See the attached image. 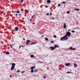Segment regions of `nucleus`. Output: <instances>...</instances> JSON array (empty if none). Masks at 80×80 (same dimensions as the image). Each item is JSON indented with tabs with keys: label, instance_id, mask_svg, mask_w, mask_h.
<instances>
[{
	"label": "nucleus",
	"instance_id": "obj_50",
	"mask_svg": "<svg viewBox=\"0 0 80 80\" xmlns=\"http://www.w3.org/2000/svg\"><path fill=\"white\" fill-rule=\"evenodd\" d=\"M23 40H25V38H23Z\"/></svg>",
	"mask_w": 80,
	"mask_h": 80
},
{
	"label": "nucleus",
	"instance_id": "obj_56",
	"mask_svg": "<svg viewBox=\"0 0 80 80\" xmlns=\"http://www.w3.org/2000/svg\"><path fill=\"white\" fill-rule=\"evenodd\" d=\"M15 71H16V70L15 69Z\"/></svg>",
	"mask_w": 80,
	"mask_h": 80
},
{
	"label": "nucleus",
	"instance_id": "obj_44",
	"mask_svg": "<svg viewBox=\"0 0 80 80\" xmlns=\"http://www.w3.org/2000/svg\"><path fill=\"white\" fill-rule=\"evenodd\" d=\"M50 15H52V13H50Z\"/></svg>",
	"mask_w": 80,
	"mask_h": 80
},
{
	"label": "nucleus",
	"instance_id": "obj_39",
	"mask_svg": "<svg viewBox=\"0 0 80 80\" xmlns=\"http://www.w3.org/2000/svg\"><path fill=\"white\" fill-rule=\"evenodd\" d=\"M70 72H67V73H70Z\"/></svg>",
	"mask_w": 80,
	"mask_h": 80
},
{
	"label": "nucleus",
	"instance_id": "obj_49",
	"mask_svg": "<svg viewBox=\"0 0 80 80\" xmlns=\"http://www.w3.org/2000/svg\"><path fill=\"white\" fill-rule=\"evenodd\" d=\"M32 24H33V25H34V24H35V23L33 22V23H32Z\"/></svg>",
	"mask_w": 80,
	"mask_h": 80
},
{
	"label": "nucleus",
	"instance_id": "obj_35",
	"mask_svg": "<svg viewBox=\"0 0 80 80\" xmlns=\"http://www.w3.org/2000/svg\"><path fill=\"white\" fill-rule=\"evenodd\" d=\"M51 43H54V41H51Z\"/></svg>",
	"mask_w": 80,
	"mask_h": 80
},
{
	"label": "nucleus",
	"instance_id": "obj_54",
	"mask_svg": "<svg viewBox=\"0 0 80 80\" xmlns=\"http://www.w3.org/2000/svg\"><path fill=\"white\" fill-rule=\"evenodd\" d=\"M11 2H13V0H11Z\"/></svg>",
	"mask_w": 80,
	"mask_h": 80
},
{
	"label": "nucleus",
	"instance_id": "obj_37",
	"mask_svg": "<svg viewBox=\"0 0 80 80\" xmlns=\"http://www.w3.org/2000/svg\"><path fill=\"white\" fill-rule=\"evenodd\" d=\"M43 78H47V77H46L45 76H43Z\"/></svg>",
	"mask_w": 80,
	"mask_h": 80
},
{
	"label": "nucleus",
	"instance_id": "obj_32",
	"mask_svg": "<svg viewBox=\"0 0 80 80\" xmlns=\"http://www.w3.org/2000/svg\"><path fill=\"white\" fill-rule=\"evenodd\" d=\"M23 8H22V9H21V11H23Z\"/></svg>",
	"mask_w": 80,
	"mask_h": 80
},
{
	"label": "nucleus",
	"instance_id": "obj_40",
	"mask_svg": "<svg viewBox=\"0 0 80 80\" xmlns=\"http://www.w3.org/2000/svg\"><path fill=\"white\" fill-rule=\"evenodd\" d=\"M33 17H34V15L32 16V18H33Z\"/></svg>",
	"mask_w": 80,
	"mask_h": 80
},
{
	"label": "nucleus",
	"instance_id": "obj_33",
	"mask_svg": "<svg viewBox=\"0 0 80 80\" xmlns=\"http://www.w3.org/2000/svg\"><path fill=\"white\" fill-rule=\"evenodd\" d=\"M45 7H46V8H48V6H47V5L46 6H45Z\"/></svg>",
	"mask_w": 80,
	"mask_h": 80
},
{
	"label": "nucleus",
	"instance_id": "obj_6",
	"mask_svg": "<svg viewBox=\"0 0 80 80\" xmlns=\"http://www.w3.org/2000/svg\"><path fill=\"white\" fill-rule=\"evenodd\" d=\"M30 40H28L27 41V42H26V45H28V44H29V43H30Z\"/></svg>",
	"mask_w": 80,
	"mask_h": 80
},
{
	"label": "nucleus",
	"instance_id": "obj_17",
	"mask_svg": "<svg viewBox=\"0 0 80 80\" xmlns=\"http://www.w3.org/2000/svg\"><path fill=\"white\" fill-rule=\"evenodd\" d=\"M45 40L46 41H48V39L47 38H45Z\"/></svg>",
	"mask_w": 80,
	"mask_h": 80
},
{
	"label": "nucleus",
	"instance_id": "obj_15",
	"mask_svg": "<svg viewBox=\"0 0 80 80\" xmlns=\"http://www.w3.org/2000/svg\"><path fill=\"white\" fill-rule=\"evenodd\" d=\"M30 57H31V58H34V55H30Z\"/></svg>",
	"mask_w": 80,
	"mask_h": 80
},
{
	"label": "nucleus",
	"instance_id": "obj_42",
	"mask_svg": "<svg viewBox=\"0 0 80 80\" xmlns=\"http://www.w3.org/2000/svg\"><path fill=\"white\" fill-rule=\"evenodd\" d=\"M52 19L53 20H54V19H55V18H52Z\"/></svg>",
	"mask_w": 80,
	"mask_h": 80
},
{
	"label": "nucleus",
	"instance_id": "obj_47",
	"mask_svg": "<svg viewBox=\"0 0 80 80\" xmlns=\"http://www.w3.org/2000/svg\"><path fill=\"white\" fill-rule=\"evenodd\" d=\"M50 19H51V20H52V18H50Z\"/></svg>",
	"mask_w": 80,
	"mask_h": 80
},
{
	"label": "nucleus",
	"instance_id": "obj_28",
	"mask_svg": "<svg viewBox=\"0 0 80 80\" xmlns=\"http://www.w3.org/2000/svg\"><path fill=\"white\" fill-rule=\"evenodd\" d=\"M38 72V71L36 69H35V70H34V72Z\"/></svg>",
	"mask_w": 80,
	"mask_h": 80
},
{
	"label": "nucleus",
	"instance_id": "obj_26",
	"mask_svg": "<svg viewBox=\"0 0 80 80\" xmlns=\"http://www.w3.org/2000/svg\"><path fill=\"white\" fill-rule=\"evenodd\" d=\"M60 5H61V4H58V7H59Z\"/></svg>",
	"mask_w": 80,
	"mask_h": 80
},
{
	"label": "nucleus",
	"instance_id": "obj_38",
	"mask_svg": "<svg viewBox=\"0 0 80 80\" xmlns=\"http://www.w3.org/2000/svg\"><path fill=\"white\" fill-rule=\"evenodd\" d=\"M39 63H43L42 62H41V61H39Z\"/></svg>",
	"mask_w": 80,
	"mask_h": 80
},
{
	"label": "nucleus",
	"instance_id": "obj_31",
	"mask_svg": "<svg viewBox=\"0 0 80 80\" xmlns=\"http://www.w3.org/2000/svg\"><path fill=\"white\" fill-rule=\"evenodd\" d=\"M23 2V0H21V3H22Z\"/></svg>",
	"mask_w": 80,
	"mask_h": 80
},
{
	"label": "nucleus",
	"instance_id": "obj_11",
	"mask_svg": "<svg viewBox=\"0 0 80 80\" xmlns=\"http://www.w3.org/2000/svg\"><path fill=\"white\" fill-rule=\"evenodd\" d=\"M47 3H51V1H50V0H48L47 1Z\"/></svg>",
	"mask_w": 80,
	"mask_h": 80
},
{
	"label": "nucleus",
	"instance_id": "obj_53",
	"mask_svg": "<svg viewBox=\"0 0 80 80\" xmlns=\"http://www.w3.org/2000/svg\"><path fill=\"white\" fill-rule=\"evenodd\" d=\"M27 12L28 13V11H27Z\"/></svg>",
	"mask_w": 80,
	"mask_h": 80
},
{
	"label": "nucleus",
	"instance_id": "obj_10",
	"mask_svg": "<svg viewBox=\"0 0 80 80\" xmlns=\"http://www.w3.org/2000/svg\"><path fill=\"white\" fill-rule=\"evenodd\" d=\"M65 65L67 67H68L70 65V63H66L65 64Z\"/></svg>",
	"mask_w": 80,
	"mask_h": 80
},
{
	"label": "nucleus",
	"instance_id": "obj_20",
	"mask_svg": "<svg viewBox=\"0 0 80 80\" xmlns=\"http://www.w3.org/2000/svg\"><path fill=\"white\" fill-rule=\"evenodd\" d=\"M6 54H10V52H6Z\"/></svg>",
	"mask_w": 80,
	"mask_h": 80
},
{
	"label": "nucleus",
	"instance_id": "obj_9",
	"mask_svg": "<svg viewBox=\"0 0 80 80\" xmlns=\"http://www.w3.org/2000/svg\"><path fill=\"white\" fill-rule=\"evenodd\" d=\"M54 47H55V48H58L59 47V46L58 45H55Z\"/></svg>",
	"mask_w": 80,
	"mask_h": 80
},
{
	"label": "nucleus",
	"instance_id": "obj_19",
	"mask_svg": "<svg viewBox=\"0 0 80 80\" xmlns=\"http://www.w3.org/2000/svg\"><path fill=\"white\" fill-rule=\"evenodd\" d=\"M9 46H10V47H11V48H13V47H12V45L9 44Z\"/></svg>",
	"mask_w": 80,
	"mask_h": 80
},
{
	"label": "nucleus",
	"instance_id": "obj_27",
	"mask_svg": "<svg viewBox=\"0 0 80 80\" xmlns=\"http://www.w3.org/2000/svg\"><path fill=\"white\" fill-rule=\"evenodd\" d=\"M54 38H57V36H56V35H54Z\"/></svg>",
	"mask_w": 80,
	"mask_h": 80
},
{
	"label": "nucleus",
	"instance_id": "obj_34",
	"mask_svg": "<svg viewBox=\"0 0 80 80\" xmlns=\"http://www.w3.org/2000/svg\"><path fill=\"white\" fill-rule=\"evenodd\" d=\"M49 15V13H47L46 14V15Z\"/></svg>",
	"mask_w": 80,
	"mask_h": 80
},
{
	"label": "nucleus",
	"instance_id": "obj_4",
	"mask_svg": "<svg viewBox=\"0 0 80 80\" xmlns=\"http://www.w3.org/2000/svg\"><path fill=\"white\" fill-rule=\"evenodd\" d=\"M49 48H51L52 50H55V47H50Z\"/></svg>",
	"mask_w": 80,
	"mask_h": 80
},
{
	"label": "nucleus",
	"instance_id": "obj_21",
	"mask_svg": "<svg viewBox=\"0 0 80 80\" xmlns=\"http://www.w3.org/2000/svg\"><path fill=\"white\" fill-rule=\"evenodd\" d=\"M66 3V2H64V1L62 2V3L63 4H65V3Z\"/></svg>",
	"mask_w": 80,
	"mask_h": 80
},
{
	"label": "nucleus",
	"instance_id": "obj_13",
	"mask_svg": "<svg viewBox=\"0 0 80 80\" xmlns=\"http://www.w3.org/2000/svg\"><path fill=\"white\" fill-rule=\"evenodd\" d=\"M15 64L14 63H12V67H15Z\"/></svg>",
	"mask_w": 80,
	"mask_h": 80
},
{
	"label": "nucleus",
	"instance_id": "obj_48",
	"mask_svg": "<svg viewBox=\"0 0 80 80\" xmlns=\"http://www.w3.org/2000/svg\"><path fill=\"white\" fill-rule=\"evenodd\" d=\"M68 31H71V30H70L69 29H68Z\"/></svg>",
	"mask_w": 80,
	"mask_h": 80
},
{
	"label": "nucleus",
	"instance_id": "obj_29",
	"mask_svg": "<svg viewBox=\"0 0 80 80\" xmlns=\"http://www.w3.org/2000/svg\"><path fill=\"white\" fill-rule=\"evenodd\" d=\"M25 71H23L21 72L22 73H25Z\"/></svg>",
	"mask_w": 80,
	"mask_h": 80
},
{
	"label": "nucleus",
	"instance_id": "obj_18",
	"mask_svg": "<svg viewBox=\"0 0 80 80\" xmlns=\"http://www.w3.org/2000/svg\"><path fill=\"white\" fill-rule=\"evenodd\" d=\"M75 10H76V11H79V9H75Z\"/></svg>",
	"mask_w": 80,
	"mask_h": 80
},
{
	"label": "nucleus",
	"instance_id": "obj_45",
	"mask_svg": "<svg viewBox=\"0 0 80 80\" xmlns=\"http://www.w3.org/2000/svg\"><path fill=\"white\" fill-rule=\"evenodd\" d=\"M17 15H18V14H16V16H17Z\"/></svg>",
	"mask_w": 80,
	"mask_h": 80
},
{
	"label": "nucleus",
	"instance_id": "obj_30",
	"mask_svg": "<svg viewBox=\"0 0 80 80\" xmlns=\"http://www.w3.org/2000/svg\"><path fill=\"white\" fill-rule=\"evenodd\" d=\"M12 13H15V11H13L12 10Z\"/></svg>",
	"mask_w": 80,
	"mask_h": 80
},
{
	"label": "nucleus",
	"instance_id": "obj_43",
	"mask_svg": "<svg viewBox=\"0 0 80 80\" xmlns=\"http://www.w3.org/2000/svg\"><path fill=\"white\" fill-rule=\"evenodd\" d=\"M1 13H3V12L2 11V12H1Z\"/></svg>",
	"mask_w": 80,
	"mask_h": 80
},
{
	"label": "nucleus",
	"instance_id": "obj_22",
	"mask_svg": "<svg viewBox=\"0 0 80 80\" xmlns=\"http://www.w3.org/2000/svg\"><path fill=\"white\" fill-rule=\"evenodd\" d=\"M71 32L72 33H75V31L72 30L71 31Z\"/></svg>",
	"mask_w": 80,
	"mask_h": 80
},
{
	"label": "nucleus",
	"instance_id": "obj_46",
	"mask_svg": "<svg viewBox=\"0 0 80 80\" xmlns=\"http://www.w3.org/2000/svg\"><path fill=\"white\" fill-rule=\"evenodd\" d=\"M21 16V14H19V16Z\"/></svg>",
	"mask_w": 80,
	"mask_h": 80
},
{
	"label": "nucleus",
	"instance_id": "obj_25",
	"mask_svg": "<svg viewBox=\"0 0 80 80\" xmlns=\"http://www.w3.org/2000/svg\"><path fill=\"white\" fill-rule=\"evenodd\" d=\"M67 14H68V13H70V11H68L67 12Z\"/></svg>",
	"mask_w": 80,
	"mask_h": 80
},
{
	"label": "nucleus",
	"instance_id": "obj_23",
	"mask_svg": "<svg viewBox=\"0 0 80 80\" xmlns=\"http://www.w3.org/2000/svg\"><path fill=\"white\" fill-rule=\"evenodd\" d=\"M34 44H36V42H33L31 43V45H33Z\"/></svg>",
	"mask_w": 80,
	"mask_h": 80
},
{
	"label": "nucleus",
	"instance_id": "obj_52",
	"mask_svg": "<svg viewBox=\"0 0 80 80\" xmlns=\"http://www.w3.org/2000/svg\"><path fill=\"white\" fill-rule=\"evenodd\" d=\"M30 21H31V22L32 21V19H30Z\"/></svg>",
	"mask_w": 80,
	"mask_h": 80
},
{
	"label": "nucleus",
	"instance_id": "obj_14",
	"mask_svg": "<svg viewBox=\"0 0 80 80\" xmlns=\"http://www.w3.org/2000/svg\"><path fill=\"white\" fill-rule=\"evenodd\" d=\"M15 13H20V12H19V11L18 10L17 11H15Z\"/></svg>",
	"mask_w": 80,
	"mask_h": 80
},
{
	"label": "nucleus",
	"instance_id": "obj_7",
	"mask_svg": "<svg viewBox=\"0 0 80 80\" xmlns=\"http://www.w3.org/2000/svg\"><path fill=\"white\" fill-rule=\"evenodd\" d=\"M66 27L67 26L66 25V23H65V22H64L63 24V28H66Z\"/></svg>",
	"mask_w": 80,
	"mask_h": 80
},
{
	"label": "nucleus",
	"instance_id": "obj_16",
	"mask_svg": "<svg viewBox=\"0 0 80 80\" xmlns=\"http://www.w3.org/2000/svg\"><path fill=\"white\" fill-rule=\"evenodd\" d=\"M74 67H77V65L76 63L74 64Z\"/></svg>",
	"mask_w": 80,
	"mask_h": 80
},
{
	"label": "nucleus",
	"instance_id": "obj_5",
	"mask_svg": "<svg viewBox=\"0 0 80 80\" xmlns=\"http://www.w3.org/2000/svg\"><path fill=\"white\" fill-rule=\"evenodd\" d=\"M76 50V48H73L72 47H70V50Z\"/></svg>",
	"mask_w": 80,
	"mask_h": 80
},
{
	"label": "nucleus",
	"instance_id": "obj_1",
	"mask_svg": "<svg viewBox=\"0 0 80 80\" xmlns=\"http://www.w3.org/2000/svg\"><path fill=\"white\" fill-rule=\"evenodd\" d=\"M70 36H71V33L69 32H67L65 35V37H66V38H67V37H70Z\"/></svg>",
	"mask_w": 80,
	"mask_h": 80
},
{
	"label": "nucleus",
	"instance_id": "obj_51",
	"mask_svg": "<svg viewBox=\"0 0 80 80\" xmlns=\"http://www.w3.org/2000/svg\"><path fill=\"white\" fill-rule=\"evenodd\" d=\"M12 77V75H10V77Z\"/></svg>",
	"mask_w": 80,
	"mask_h": 80
},
{
	"label": "nucleus",
	"instance_id": "obj_41",
	"mask_svg": "<svg viewBox=\"0 0 80 80\" xmlns=\"http://www.w3.org/2000/svg\"><path fill=\"white\" fill-rule=\"evenodd\" d=\"M3 15H5V12H4V13H3Z\"/></svg>",
	"mask_w": 80,
	"mask_h": 80
},
{
	"label": "nucleus",
	"instance_id": "obj_3",
	"mask_svg": "<svg viewBox=\"0 0 80 80\" xmlns=\"http://www.w3.org/2000/svg\"><path fill=\"white\" fill-rule=\"evenodd\" d=\"M35 68V66H33L32 67H31L30 68L31 69V73H33V72H34V71H33V68Z\"/></svg>",
	"mask_w": 80,
	"mask_h": 80
},
{
	"label": "nucleus",
	"instance_id": "obj_12",
	"mask_svg": "<svg viewBox=\"0 0 80 80\" xmlns=\"http://www.w3.org/2000/svg\"><path fill=\"white\" fill-rule=\"evenodd\" d=\"M15 68V67H14L13 66H12L11 68V71H12L13 69Z\"/></svg>",
	"mask_w": 80,
	"mask_h": 80
},
{
	"label": "nucleus",
	"instance_id": "obj_36",
	"mask_svg": "<svg viewBox=\"0 0 80 80\" xmlns=\"http://www.w3.org/2000/svg\"><path fill=\"white\" fill-rule=\"evenodd\" d=\"M17 72H20V71L19 70H18Z\"/></svg>",
	"mask_w": 80,
	"mask_h": 80
},
{
	"label": "nucleus",
	"instance_id": "obj_2",
	"mask_svg": "<svg viewBox=\"0 0 80 80\" xmlns=\"http://www.w3.org/2000/svg\"><path fill=\"white\" fill-rule=\"evenodd\" d=\"M64 39L65 40H68V38H66V37L65 36H64L63 37H62L61 38L60 40H63Z\"/></svg>",
	"mask_w": 80,
	"mask_h": 80
},
{
	"label": "nucleus",
	"instance_id": "obj_8",
	"mask_svg": "<svg viewBox=\"0 0 80 80\" xmlns=\"http://www.w3.org/2000/svg\"><path fill=\"white\" fill-rule=\"evenodd\" d=\"M18 27H15L14 28L15 31H18Z\"/></svg>",
	"mask_w": 80,
	"mask_h": 80
},
{
	"label": "nucleus",
	"instance_id": "obj_24",
	"mask_svg": "<svg viewBox=\"0 0 80 80\" xmlns=\"http://www.w3.org/2000/svg\"><path fill=\"white\" fill-rule=\"evenodd\" d=\"M24 47V46H20L19 47V48H21V47Z\"/></svg>",
	"mask_w": 80,
	"mask_h": 80
},
{
	"label": "nucleus",
	"instance_id": "obj_55",
	"mask_svg": "<svg viewBox=\"0 0 80 80\" xmlns=\"http://www.w3.org/2000/svg\"><path fill=\"white\" fill-rule=\"evenodd\" d=\"M42 37H43V35H42Z\"/></svg>",
	"mask_w": 80,
	"mask_h": 80
}]
</instances>
